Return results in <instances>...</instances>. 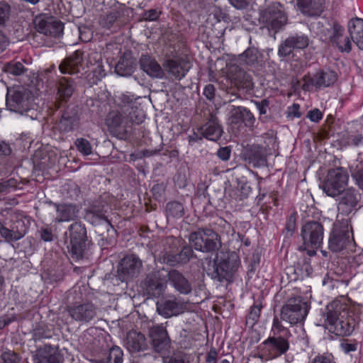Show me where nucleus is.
I'll return each mask as SVG.
<instances>
[{
    "instance_id": "f257e3e1",
    "label": "nucleus",
    "mask_w": 363,
    "mask_h": 363,
    "mask_svg": "<svg viewBox=\"0 0 363 363\" xmlns=\"http://www.w3.org/2000/svg\"><path fill=\"white\" fill-rule=\"evenodd\" d=\"M203 234L205 240L202 251H216L211 256L203 259L202 262L203 271L214 281H231L240 264L238 254L234 251L220 249L221 247L220 236L212 228H205Z\"/></svg>"
},
{
    "instance_id": "f03ea898",
    "label": "nucleus",
    "mask_w": 363,
    "mask_h": 363,
    "mask_svg": "<svg viewBox=\"0 0 363 363\" xmlns=\"http://www.w3.org/2000/svg\"><path fill=\"white\" fill-rule=\"evenodd\" d=\"M272 330L274 335L265 340L262 345L264 350L272 357H277L285 354L289 349V342L286 337L289 332L287 328L282 325L281 320L276 316L273 320Z\"/></svg>"
},
{
    "instance_id": "7ed1b4c3",
    "label": "nucleus",
    "mask_w": 363,
    "mask_h": 363,
    "mask_svg": "<svg viewBox=\"0 0 363 363\" xmlns=\"http://www.w3.org/2000/svg\"><path fill=\"white\" fill-rule=\"evenodd\" d=\"M308 306L301 296L289 298L282 306L281 320L290 325L301 323L308 314Z\"/></svg>"
},
{
    "instance_id": "20e7f679",
    "label": "nucleus",
    "mask_w": 363,
    "mask_h": 363,
    "mask_svg": "<svg viewBox=\"0 0 363 363\" xmlns=\"http://www.w3.org/2000/svg\"><path fill=\"white\" fill-rule=\"evenodd\" d=\"M349 175L343 167H337L328 171L326 178L320 188L328 196L336 197L340 196L347 185Z\"/></svg>"
},
{
    "instance_id": "39448f33",
    "label": "nucleus",
    "mask_w": 363,
    "mask_h": 363,
    "mask_svg": "<svg viewBox=\"0 0 363 363\" xmlns=\"http://www.w3.org/2000/svg\"><path fill=\"white\" fill-rule=\"evenodd\" d=\"M109 199V196L106 194L101 196L99 200L95 201L92 206L86 211L84 218L91 225L113 227L110 220L106 215L108 211L111 209L107 201Z\"/></svg>"
},
{
    "instance_id": "423d86ee",
    "label": "nucleus",
    "mask_w": 363,
    "mask_h": 363,
    "mask_svg": "<svg viewBox=\"0 0 363 363\" xmlns=\"http://www.w3.org/2000/svg\"><path fill=\"white\" fill-rule=\"evenodd\" d=\"M260 21L269 30L276 34L287 23V16L280 4H274L266 9L260 16Z\"/></svg>"
},
{
    "instance_id": "0eeeda50",
    "label": "nucleus",
    "mask_w": 363,
    "mask_h": 363,
    "mask_svg": "<svg viewBox=\"0 0 363 363\" xmlns=\"http://www.w3.org/2000/svg\"><path fill=\"white\" fill-rule=\"evenodd\" d=\"M166 270L162 269L148 274L142 281L144 293L150 298H158L162 296L167 287Z\"/></svg>"
},
{
    "instance_id": "6e6552de",
    "label": "nucleus",
    "mask_w": 363,
    "mask_h": 363,
    "mask_svg": "<svg viewBox=\"0 0 363 363\" xmlns=\"http://www.w3.org/2000/svg\"><path fill=\"white\" fill-rule=\"evenodd\" d=\"M67 312L75 321L86 324L97 317L99 308L90 301L75 303L67 307Z\"/></svg>"
},
{
    "instance_id": "1a4fd4ad",
    "label": "nucleus",
    "mask_w": 363,
    "mask_h": 363,
    "mask_svg": "<svg viewBox=\"0 0 363 363\" xmlns=\"http://www.w3.org/2000/svg\"><path fill=\"white\" fill-rule=\"evenodd\" d=\"M69 239L67 248L72 259L74 261L82 259L86 247V228H69Z\"/></svg>"
},
{
    "instance_id": "9d476101",
    "label": "nucleus",
    "mask_w": 363,
    "mask_h": 363,
    "mask_svg": "<svg viewBox=\"0 0 363 363\" xmlns=\"http://www.w3.org/2000/svg\"><path fill=\"white\" fill-rule=\"evenodd\" d=\"M142 267V262L137 256H125L119 262L116 276L121 281L127 282L140 274Z\"/></svg>"
},
{
    "instance_id": "9b49d317",
    "label": "nucleus",
    "mask_w": 363,
    "mask_h": 363,
    "mask_svg": "<svg viewBox=\"0 0 363 363\" xmlns=\"http://www.w3.org/2000/svg\"><path fill=\"white\" fill-rule=\"evenodd\" d=\"M28 91L21 87L8 91L6 99L7 109L23 114L29 110Z\"/></svg>"
},
{
    "instance_id": "f8f14e48",
    "label": "nucleus",
    "mask_w": 363,
    "mask_h": 363,
    "mask_svg": "<svg viewBox=\"0 0 363 363\" xmlns=\"http://www.w3.org/2000/svg\"><path fill=\"white\" fill-rule=\"evenodd\" d=\"M149 337L152 349L157 353L166 354L171 347V340L166 328L155 325L149 329Z\"/></svg>"
},
{
    "instance_id": "ddd939ff",
    "label": "nucleus",
    "mask_w": 363,
    "mask_h": 363,
    "mask_svg": "<svg viewBox=\"0 0 363 363\" xmlns=\"http://www.w3.org/2000/svg\"><path fill=\"white\" fill-rule=\"evenodd\" d=\"M309 45L308 35L295 33L282 40L278 46L277 54L280 57L290 55L294 50H303Z\"/></svg>"
},
{
    "instance_id": "4468645a",
    "label": "nucleus",
    "mask_w": 363,
    "mask_h": 363,
    "mask_svg": "<svg viewBox=\"0 0 363 363\" xmlns=\"http://www.w3.org/2000/svg\"><path fill=\"white\" fill-rule=\"evenodd\" d=\"M61 115L57 123V128L61 133L74 130L79 124V108L75 105H68L60 111Z\"/></svg>"
},
{
    "instance_id": "2eb2a0df",
    "label": "nucleus",
    "mask_w": 363,
    "mask_h": 363,
    "mask_svg": "<svg viewBox=\"0 0 363 363\" xmlns=\"http://www.w3.org/2000/svg\"><path fill=\"white\" fill-rule=\"evenodd\" d=\"M352 228H333L328 240V247L333 252H340L345 249L353 240Z\"/></svg>"
},
{
    "instance_id": "dca6fc26",
    "label": "nucleus",
    "mask_w": 363,
    "mask_h": 363,
    "mask_svg": "<svg viewBox=\"0 0 363 363\" xmlns=\"http://www.w3.org/2000/svg\"><path fill=\"white\" fill-rule=\"evenodd\" d=\"M323 315L325 317L326 328L350 315L347 305L340 301H333L330 303L323 312Z\"/></svg>"
},
{
    "instance_id": "f3484780",
    "label": "nucleus",
    "mask_w": 363,
    "mask_h": 363,
    "mask_svg": "<svg viewBox=\"0 0 363 363\" xmlns=\"http://www.w3.org/2000/svg\"><path fill=\"white\" fill-rule=\"evenodd\" d=\"M360 200L361 195L354 188L350 187L343 189L340 194V199L337 206L338 211L348 215L357 209Z\"/></svg>"
},
{
    "instance_id": "a211bd4d",
    "label": "nucleus",
    "mask_w": 363,
    "mask_h": 363,
    "mask_svg": "<svg viewBox=\"0 0 363 363\" xmlns=\"http://www.w3.org/2000/svg\"><path fill=\"white\" fill-rule=\"evenodd\" d=\"M83 55L84 52L78 50L65 58L59 65L60 72L63 74H78L82 67Z\"/></svg>"
},
{
    "instance_id": "6ab92c4d",
    "label": "nucleus",
    "mask_w": 363,
    "mask_h": 363,
    "mask_svg": "<svg viewBox=\"0 0 363 363\" xmlns=\"http://www.w3.org/2000/svg\"><path fill=\"white\" fill-rule=\"evenodd\" d=\"M83 55L84 52L78 50L65 58L59 65L60 72L63 74H78L82 67Z\"/></svg>"
},
{
    "instance_id": "aec40b11",
    "label": "nucleus",
    "mask_w": 363,
    "mask_h": 363,
    "mask_svg": "<svg viewBox=\"0 0 363 363\" xmlns=\"http://www.w3.org/2000/svg\"><path fill=\"white\" fill-rule=\"evenodd\" d=\"M156 306L158 313L167 318L182 313L186 308V303L177 298L157 302Z\"/></svg>"
},
{
    "instance_id": "412c9836",
    "label": "nucleus",
    "mask_w": 363,
    "mask_h": 363,
    "mask_svg": "<svg viewBox=\"0 0 363 363\" xmlns=\"http://www.w3.org/2000/svg\"><path fill=\"white\" fill-rule=\"evenodd\" d=\"M163 66L172 77L179 80L185 76L190 68L189 61L182 57L167 60Z\"/></svg>"
},
{
    "instance_id": "4be33fe9",
    "label": "nucleus",
    "mask_w": 363,
    "mask_h": 363,
    "mask_svg": "<svg viewBox=\"0 0 363 363\" xmlns=\"http://www.w3.org/2000/svg\"><path fill=\"white\" fill-rule=\"evenodd\" d=\"M229 77L231 82L239 89L250 90L253 86L252 77L238 66L230 67Z\"/></svg>"
},
{
    "instance_id": "5701e85b",
    "label": "nucleus",
    "mask_w": 363,
    "mask_h": 363,
    "mask_svg": "<svg viewBox=\"0 0 363 363\" xmlns=\"http://www.w3.org/2000/svg\"><path fill=\"white\" fill-rule=\"evenodd\" d=\"M33 357L34 363H60L61 361L57 347L50 345L38 349Z\"/></svg>"
},
{
    "instance_id": "b1692460",
    "label": "nucleus",
    "mask_w": 363,
    "mask_h": 363,
    "mask_svg": "<svg viewBox=\"0 0 363 363\" xmlns=\"http://www.w3.org/2000/svg\"><path fill=\"white\" fill-rule=\"evenodd\" d=\"M166 277L170 284L182 294H189L191 292L192 287L189 280L179 271L176 269L166 270Z\"/></svg>"
},
{
    "instance_id": "393cba45",
    "label": "nucleus",
    "mask_w": 363,
    "mask_h": 363,
    "mask_svg": "<svg viewBox=\"0 0 363 363\" xmlns=\"http://www.w3.org/2000/svg\"><path fill=\"white\" fill-rule=\"evenodd\" d=\"M201 135L206 139L216 141L223 133V130L218 123V118L215 114L211 113L208 121L202 127L199 129Z\"/></svg>"
},
{
    "instance_id": "a878e982",
    "label": "nucleus",
    "mask_w": 363,
    "mask_h": 363,
    "mask_svg": "<svg viewBox=\"0 0 363 363\" xmlns=\"http://www.w3.org/2000/svg\"><path fill=\"white\" fill-rule=\"evenodd\" d=\"M139 64L140 69L150 77L162 79L164 75L163 69L155 58L148 55H142Z\"/></svg>"
},
{
    "instance_id": "bb28decb",
    "label": "nucleus",
    "mask_w": 363,
    "mask_h": 363,
    "mask_svg": "<svg viewBox=\"0 0 363 363\" xmlns=\"http://www.w3.org/2000/svg\"><path fill=\"white\" fill-rule=\"evenodd\" d=\"M185 209L183 203L177 201H171L165 206L167 223L169 225L180 224L183 220Z\"/></svg>"
},
{
    "instance_id": "cd10ccee",
    "label": "nucleus",
    "mask_w": 363,
    "mask_h": 363,
    "mask_svg": "<svg viewBox=\"0 0 363 363\" xmlns=\"http://www.w3.org/2000/svg\"><path fill=\"white\" fill-rule=\"evenodd\" d=\"M35 26L38 32L55 38L61 35L64 28L63 24L60 22H49L42 18H37L35 21Z\"/></svg>"
},
{
    "instance_id": "c85d7f7f",
    "label": "nucleus",
    "mask_w": 363,
    "mask_h": 363,
    "mask_svg": "<svg viewBox=\"0 0 363 363\" xmlns=\"http://www.w3.org/2000/svg\"><path fill=\"white\" fill-rule=\"evenodd\" d=\"M301 12L308 16H320L325 9V0H296Z\"/></svg>"
},
{
    "instance_id": "c756f323",
    "label": "nucleus",
    "mask_w": 363,
    "mask_h": 363,
    "mask_svg": "<svg viewBox=\"0 0 363 363\" xmlns=\"http://www.w3.org/2000/svg\"><path fill=\"white\" fill-rule=\"evenodd\" d=\"M301 235L306 247L318 248L323 243V228H302Z\"/></svg>"
},
{
    "instance_id": "7c9ffc66",
    "label": "nucleus",
    "mask_w": 363,
    "mask_h": 363,
    "mask_svg": "<svg viewBox=\"0 0 363 363\" xmlns=\"http://www.w3.org/2000/svg\"><path fill=\"white\" fill-rule=\"evenodd\" d=\"M333 30V35L330 37L332 43L335 45L340 52H350L352 50V43L348 36L343 35V27L335 23Z\"/></svg>"
},
{
    "instance_id": "2f4dec72",
    "label": "nucleus",
    "mask_w": 363,
    "mask_h": 363,
    "mask_svg": "<svg viewBox=\"0 0 363 363\" xmlns=\"http://www.w3.org/2000/svg\"><path fill=\"white\" fill-rule=\"evenodd\" d=\"M125 345L130 352H138L147 348L145 336L134 330L128 332L126 337Z\"/></svg>"
},
{
    "instance_id": "473e14b6",
    "label": "nucleus",
    "mask_w": 363,
    "mask_h": 363,
    "mask_svg": "<svg viewBox=\"0 0 363 363\" xmlns=\"http://www.w3.org/2000/svg\"><path fill=\"white\" fill-rule=\"evenodd\" d=\"M355 326V320L350 315L347 318H342L337 322L327 326L329 332L339 336L350 335L354 330Z\"/></svg>"
},
{
    "instance_id": "72a5a7b5",
    "label": "nucleus",
    "mask_w": 363,
    "mask_h": 363,
    "mask_svg": "<svg viewBox=\"0 0 363 363\" xmlns=\"http://www.w3.org/2000/svg\"><path fill=\"white\" fill-rule=\"evenodd\" d=\"M76 87L75 82L70 77H62L57 83V96L60 101H67L73 94Z\"/></svg>"
},
{
    "instance_id": "f704fd0d",
    "label": "nucleus",
    "mask_w": 363,
    "mask_h": 363,
    "mask_svg": "<svg viewBox=\"0 0 363 363\" xmlns=\"http://www.w3.org/2000/svg\"><path fill=\"white\" fill-rule=\"evenodd\" d=\"M231 122H243L246 126H253L255 118L250 110L243 106L234 107L231 111Z\"/></svg>"
},
{
    "instance_id": "c9c22d12",
    "label": "nucleus",
    "mask_w": 363,
    "mask_h": 363,
    "mask_svg": "<svg viewBox=\"0 0 363 363\" xmlns=\"http://www.w3.org/2000/svg\"><path fill=\"white\" fill-rule=\"evenodd\" d=\"M348 29L353 42L363 50V20L359 18L351 20Z\"/></svg>"
},
{
    "instance_id": "e433bc0d",
    "label": "nucleus",
    "mask_w": 363,
    "mask_h": 363,
    "mask_svg": "<svg viewBox=\"0 0 363 363\" xmlns=\"http://www.w3.org/2000/svg\"><path fill=\"white\" fill-rule=\"evenodd\" d=\"M247 157L255 166L264 165L266 162L264 149L258 145H253L247 150Z\"/></svg>"
},
{
    "instance_id": "4c0bfd02",
    "label": "nucleus",
    "mask_w": 363,
    "mask_h": 363,
    "mask_svg": "<svg viewBox=\"0 0 363 363\" xmlns=\"http://www.w3.org/2000/svg\"><path fill=\"white\" fill-rule=\"evenodd\" d=\"M135 63L133 59L122 57L115 66L116 73L121 77H130L135 71Z\"/></svg>"
},
{
    "instance_id": "58836bf2",
    "label": "nucleus",
    "mask_w": 363,
    "mask_h": 363,
    "mask_svg": "<svg viewBox=\"0 0 363 363\" xmlns=\"http://www.w3.org/2000/svg\"><path fill=\"white\" fill-rule=\"evenodd\" d=\"M138 97L130 93H123L120 94L116 99V104L118 106V110L123 114H126L131 108L137 105L136 100Z\"/></svg>"
},
{
    "instance_id": "ea45409f",
    "label": "nucleus",
    "mask_w": 363,
    "mask_h": 363,
    "mask_svg": "<svg viewBox=\"0 0 363 363\" xmlns=\"http://www.w3.org/2000/svg\"><path fill=\"white\" fill-rule=\"evenodd\" d=\"M57 216L56 220L58 221H69L76 216V206L72 204L57 205Z\"/></svg>"
},
{
    "instance_id": "a19ab883",
    "label": "nucleus",
    "mask_w": 363,
    "mask_h": 363,
    "mask_svg": "<svg viewBox=\"0 0 363 363\" xmlns=\"http://www.w3.org/2000/svg\"><path fill=\"white\" fill-rule=\"evenodd\" d=\"M101 56L98 52H91L89 55V63L95 65L92 72L96 79L101 80L106 75V70L101 62Z\"/></svg>"
},
{
    "instance_id": "79ce46f5",
    "label": "nucleus",
    "mask_w": 363,
    "mask_h": 363,
    "mask_svg": "<svg viewBox=\"0 0 363 363\" xmlns=\"http://www.w3.org/2000/svg\"><path fill=\"white\" fill-rule=\"evenodd\" d=\"M318 88L327 87L333 84L337 80V75L333 71H320L315 74Z\"/></svg>"
},
{
    "instance_id": "37998d69",
    "label": "nucleus",
    "mask_w": 363,
    "mask_h": 363,
    "mask_svg": "<svg viewBox=\"0 0 363 363\" xmlns=\"http://www.w3.org/2000/svg\"><path fill=\"white\" fill-rule=\"evenodd\" d=\"M124 117L126 119L128 125L129 123L139 125L143 122L145 115L143 111L135 105L126 114H124Z\"/></svg>"
},
{
    "instance_id": "c03bdc74",
    "label": "nucleus",
    "mask_w": 363,
    "mask_h": 363,
    "mask_svg": "<svg viewBox=\"0 0 363 363\" xmlns=\"http://www.w3.org/2000/svg\"><path fill=\"white\" fill-rule=\"evenodd\" d=\"M350 171L355 184L363 190V162H355L350 167Z\"/></svg>"
},
{
    "instance_id": "a18cd8bd",
    "label": "nucleus",
    "mask_w": 363,
    "mask_h": 363,
    "mask_svg": "<svg viewBox=\"0 0 363 363\" xmlns=\"http://www.w3.org/2000/svg\"><path fill=\"white\" fill-rule=\"evenodd\" d=\"M107 124L109 127L113 128H119L123 124L125 126L128 125L124 114L119 110L112 111L109 113L107 118Z\"/></svg>"
},
{
    "instance_id": "49530a36",
    "label": "nucleus",
    "mask_w": 363,
    "mask_h": 363,
    "mask_svg": "<svg viewBox=\"0 0 363 363\" xmlns=\"http://www.w3.org/2000/svg\"><path fill=\"white\" fill-rule=\"evenodd\" d=\"M2 69L6 74L13 76H20L26 71V68L21 62L15 61L6 63Z\"/></svg>"
},
{
    "instance_id": "de8ad7c7",
    "label": "nucleus",
    "mask_w": 363,
    "mask_h": 363,
    "mask_svg": "<svg viewBox=\"0 0 363 363\" xmlns=\"http://www.w3.org/2000/svg\"><path fill=\"white\" fill-rule=\"evenodd\" d=\"M0 233L7 241H16L21 238L26 233L23 228H0Z\"/></svg>"
},
{
    "instance_id": "09e8293b",
    "label": "nucleus",
    "mask_w": 363,
    "mask_h": 363,
    "mask_svg": "<svg viewBox=\"0 0 363 363\" xmlns=\"http://www.w3.org/2000/svg\"><path fill=\"white\" fill-rule=\"evenodd\" d=\"M123 351L118 346L112 347L108 352L107 357L101 360V363H122Z\"/></svg>"
},
{
    "instance_id": "8fccbe9b",
    "label": "nucleus",
    "mask_w": 363,
    "mask_h": 363,
    "mask_svg": "<svg viewBox=\"0 0 363 363\" xmlns=\"http://www.w3.org/2000/svg\"><path fill=\"white\" fill-rule=\"evenodd\" d=\"M33 338L35 340L50 339L52 336V331L45 324H39L35 326L32 332Z\"/></svg>"
},
{
    "instance_id": "3c124183",
    "label": "nucleus",
    "mask_w": 363,
    "mask_h": 363,
    "mask_svg": "<svg viewBox=\"0 0 363 363\" xmlns=\"http://www.w3.org/2000/svg\"><path fill=\"white\" fill-rule=\"evenodd\" d=\"M252 189L247 184H239L237 189L233 191L235 200L243 201L248 197Z\"/></svg>"
},
{
    "instance_id": "603ef678",
    "label": "nucleus",
    "mask_w": 363,
    "mask_h": 363,
    "mask_svg": "<svg viewBox=\"0 0 363 363\" xmlns=\"http://www.w3.org/2000/svg\"><path fill=\"white\" fill-rule=\"evenodd\" d=\"M120 17V12L118 11H114L108 14H107L106 16L102 18L100 21L101 25L106 28H111L113 24L116 23L118 26H120V23H118V18Z\"/></svg>"
},
{
    "instance_id": "864d4df0",
    "label": "nucleus",
    "mask_w": 363,
    "mask_h": 363,
    "mask_svg": "<svg viewBox=\"0 0 363 363\" xmlns=\"http://www.w3.org/2000/svg\"><path fill=\"white\" fill-rule=\"evenodd\" d=\"M74 145L78 152L84 156H88L92 153V146L89 141L85 138H77L74 142Z\"/></svg>"
},
{
    "instance_id": "5fc2aeb1",
    "label": "nucleus",
    "mask_w": 363,
    "mask_h": 363,
    "mask_svg": "<svg viewBox=\"0 0 363 363\" xmlns=\"http://www.w3.org/2000/svg\"><path fill=\"white\" fill-rule=\"evenodd\" d=\"M310 212H311V210H309V211L308 213H306L307 217L303 218L304 220H303V227H320V228H322V227H323L324 225H329L330 224L331 220L329 219H327L325 218H319L318 220L311 219L309 218Z\"/></svg>"
},
{
    "instance_id": "6e6d98bb",
    "label": "nucleus",
    "mask_w": 363,
    "mask_h": 363,
    "mask_svg": "<svg viewBox=\"0 0 363 363\" xmlns=\"http://www.w3.org/2000/svg\"><path fill=\"white\" fill-rule=\"evenodd\" d=\"M203 228L202 231L193 232L189 235V241L191 242L196 250H203V243L205 240V236L203 234Z\"/></svg>"
},
{
    "instance_id": "4d7b16f0",
    "label": "nucleus",
    "mask_w": 363,
    "mask_h": 363,
    "mask_svg": "<svg viewBox=\"0 0 363 363\" xmlns=\"http://www.w3.org/2000/svg\"><path fill=\"white\" fill-rule=\"evenodd\" d=\"M101 245L111 244L117 236L116 228H101Z\"/></svg>"
},
{
    "instance_id": "13d9d810",
    "label": "nucleus",
    "mask_w": 363,
    "mask_h": 363,
    "mask_svg": "<svg viewBox=\"0 0 363 363\" xmlns=\"http://www.w3.org/2000/svg\"><path fill=\"white\" fill-rule=\"evenodd\" d=\"M258 52L254 48L247 49L240 56L241 60L246 65H253L257 62Z\"/></svg>"
},
{
    "instance_id": "bf43d9fd",
    "label": "nucleus",
    "mask_w": 363,
    "mask_h": 363,
    "mask_svg": "<svg viewBox=\"0 0 363 363\" xmlns=\"http://www.w3.org/2000/svg\"><path fill=\"white\" fill-rule=\"evenodd\" d=\"M315 77V74L313 75H305L303 77V84H302V89L304 91H310L313 88L319 89L318 84Z\"/></svg>"
},
{
    "instance_id": "052dcab7",
    "label": "nucleus",
    "mask_w": 363,
    "mask_h": 363,
    "mask_svg": "<svg viewBox=\"0 0 363 363\" xmlns=\"http://www.w3.org/2000/svg\"><path fill=\"white\" fill-rule=\"evenodd\" d=\"M359 343L355 340L343 339L340 342V348L345 354H350L356 352L358 349Z\"/></svg>"
},
{
    "instance_id": "680f3d73",
    "label": "nucleus",
    "mask_w": 363,
    "mask_h": 363,
    "mask_svg": "<svg viewBox=\"0 0 363 363\" xmlns=\"http://www.w3.org/2000/svg\"><path fill=\"white\" fill-rule=\"evenodd\" d=\"M11 6L5 1H0V26H4L9 20Z\"/></svg>"
},
{
    "instance_id": "e2e57ef3",
    "label": "nucleus",
    "mask_w": 363,
    "mask_h": 363,
    "mask_svg": "<svg viewBox=\"0 0 363 363\" xmlns=\"http://www.w3.org/2000/svg\"><path fill=\"white\" fill-rule=\"evenodd\" d=\"M193 250L189 246H184L179 253H177V262L180 264L187 263L193 257Z\"/></svg>"
},
{
    "instance_id": "0e129e2a",
    "label": "nucleus",
    "mask_w": 363,
    "mask_h": 363,
    "mask_svg": "<svg viewBox=\"0 0 363 363\" xmlns=\"http://www.w3.org/2000/svg\"><path fill=\"white\" fill-rule=\"evenodd\" d=\"M1 359L4 363H21L19 355L13 351H6L1 354Z\"/></svg>"
},
{
    "instance_id": "69168bd1",
    "label": "nucleus",
    "mask_w": 363,
    "mask_h": 363,
    "mask_svg": "<svg viewBox=\"0 0 363 363\" xmlns=\"http://www.w3.org/2000/svg\"><path fill=\"white\" fill-rule=\"evenodd\" d=\"M260 312L261 306H253L247 316V323L250 324L251 325H254L255 323L259 320Z\"/></svg>"
},
{
    "instance_id": "338daca9",
    "label": "nucleus",
    "mask_w": 363,
    "mask_h": 363,
    "mask_svg": "<svg viewBox=\"0 0 363 363\" xmlns=\"http://www.w3.org/2000/svg\"><path fill=\"white\" fill-rule=\"evenodd\" d=\"M163 363H189V360L186 354L176 353L164 359Z\"/></svg>"
},
{
    "instance_id": "774afa93",
    "label": "nucleus",
    "mask_w": 363,
    "mask_h": 363,
    "mask_svg": "<svg viewBox=\"0 0 363 363\" xmlns=\"http://www.w3.org/2000/svg\"><path fill=\"white\" fill-rule=\"evenodd\" d=\"M79 35L83 42H89L92 38L91 30L86 26L79 27Z\"/></svg>"
}]
</instances>
